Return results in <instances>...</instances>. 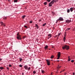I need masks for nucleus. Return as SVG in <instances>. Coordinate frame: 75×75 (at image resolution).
<instances>
[{"instance_id": "nucleus-1", "label": "nucleus", "mask_w": 75, "mask_h": 75, "mask_svg": "<svg viewBox=\"0 0 75 75\" xmlns=\"http://www.w3.org/2000/svg\"><path fill=\"white\" fill-rule=\"evenodd\" d=\"M58 0H52L49 4V7H51L52 6V4L54 3L57 2V1H58Z\"/></svg>"}, {"instance_id": "nucleus-2", "label": "nucleus", "mask_w": 75, "mask_h": 75, "mask_svg": "<svg viewBox=\"0 0 75 75\" xmlns=\"http://www.w3.org/2000/svg\"><path fill=\"white\" fill-rule=\"evenodd\" d=\"M62 48L63 50H65L66 49L67 50H68L69 49V47L67 45H65L64 46L62 47Z\"/></svg>"}, {"instance_id": "nucleus-3", "label": "nucleus", "mask_w": 75, "mask_h": 75, "mask_svg": "<svg viewBox=\"0 0 75 75\" xmlns=\"http://www.w3.org/2000/svg\"><path fill=\"white\" fill-rule=\"evenodd\" d=\"M17 38L18 40H21V35H19V33L18 32V33L17 34Z\"/></svg>"}, {"instance_id": "nucleus-4", "label": "nucleus", "mask_w": 75, "mask_h": 75, "mask_svg": "<svg viewBox=\"0 0 75 75\" xmlns=\"http://www.w3.org/2000/svg\"><path fill=\"white\" fill-rule=\"evenodd\" d=\"M60 56H61V52H59L58 54V58H57V59H59Z\"/></svg>"}, {"instance_id": "nucleus-5", "label": "nucleus", "mask_w": 75, "mask_h": 75, "mask_svg": "<svg viewBox=\"0 0 75 75\" xmlns=\"http://www.w3.org/2000/svg\"><path fill=\"white\" fill-rule=\"evenodd\" d=\"M0 24L1 25H3L4 27H5L6 26V25H5V24L4 23H3V22L2 21H1L0 22Z\"/></svg>"}, {"instance_id": "nucleus-6", "label": "nucleus", "mask_w": 75, "mask_h": 75, "mask_svg": "<svg viewBox=\"0 0 75 75\" xmlns=\"http://www.w3.org/2000/svg\"><path fill=\"white\" fill-rule=\"evenodd\" d=\"M47 65H50V62L48 60H46Z\"/></svg>"}, {"instance_id": "nucleus-7", "label": "nucleus", "mask_w": 75, "mask_h": 75, "mask_svg": "<svg viewBox=\"0 0 75 75\" xmlns=\"http://www.w3.org/2000/svg\"><path fill=\"white\" fill-rule=\"evenodd\" d=\"M24 68L26 69V70H27L28 69V66L27 65H25L24 66Z\"/></svg>"}, {"instance_id": "nucleus-8", "label": "nucleus", "mask_w": 75, "mask_h": 75, "mask_svg": "<svg viewBox=\"0 0 75 75\" xmlns=\"http://www.w3.org/2000/svg\"><path fill=\"white\" fill-rule=\"evenodd\" d=\"M59 21H64V19L63 18L60 17L59 18Z\"/></svg>"}, {"instance_id": "nucleus-9", "label": "nucleus", "mask_w": 75, "mask_h": 75, "mask_svg": "<svg viewBox=\"0 0 75 75\" xmlns=\"http://www.w3.org/2000/svg\"><path fill=\"white\" fill-rule=\"evenodd\" d=\"M73 8L74 9V10L75 9V8L74 7H73V8L71 7L70 8V10L71 12L73 11Z\"/></svg>"}, {"instance_id": "nucleus-10", "label": "nucleus", "mask_w": 75, "mask_h": 75, "mask_svg": "<svg viewBox=\"0 0 75 75\" xmlns=\"http://www.w3.org/2000/svg\"><path fill=\"white\" fill-rule=\"evenodd\" d=\"M35 27L37 28V29H38V28H39V26L37 24H35Z\"/></svg>"}, {"instance_id": "nucleus-11", "label": "nucleus", "mask_w": 75, "mask_h": 75, "mask_svg": "<svg viewBox=\"0 0 75 75\" xmlns=\"http://www.w3.org/2000/svg\"><path fill=\"white\" fill-rule=\"evenodd\" d=\"M48 36L49 38H51V37H52V35L51 34H50L48 35Z\"/></svg>"}, {"instance_id": "nucleus-12", "label": "nucleus", "mask_w": 75, "mask_h": 75, "mask_svg": "<svg viewBox=\"0 0 75 75\" xmlns=\"http://www.w3.org/2000/svg\"><path fill=\"white\" fill-rule=\"evenodd\" d=\"M66 21L67 23H69L71 22V21H69L68 20H66Z\"/></svg>"}, {"instance_id": "nucleus-13", "label": "nucleus", "mask_w": 75, "mask_h": 75, "mask_svg": "<svg viewBox=\"0 0 75 75\" xmlns=\"http://www.w3.org/2000/svg\"><path fill=\"white\" fill-rule=\"evenodd\" d=\"M48 46L47 45H46L45 47V50H47V48H48Z\"/></svg>"}, {"instance_id": "nucleus-14", "label": "nucleus", "mask_w": 75, "mask_h": 75, "mask_svg": "<svg viewBox=\"0 0 75 75\" xmlns=\"http://www.w3.org/2000/svg\"><path fill=\"white\" fill-rule=\"evenodd\" d=\"M25 17H26V16H25V15L22 16V18L23 19H24V18H25Z\"/></svg>"}, {"instance_id": "nucleus-15", "label": "nucleus", "mask_w": 75, "mask_h": 75, "mask_svg": "<svg viewBox=\"0 0 75 75\" xmlns=\"http://www.w3.org/2000/svg\"><path fill=\"white\" fill-rule=\"evenodd\" d=\"M54 57V56L53 55H52L51 57L50 58H51V59H52V58H53Z\"/></svg>"}, {"instance_id": "nucleus-16", "label": "nucleus", "mask_w": 75, "mask_h": 75, "mask_svg": "<svg viewBox=\"0 0 75 75\" xmlns=\"http://www.w3.org/2000/svg\"><path fill=\"white\" fill-rule=\"evenodd\" d=\"M0 69H4V67H0Z\"/></svg>"}, {"instance_id": "nucleus-17", "label": "nucleus", "mask_w": 75, "mask_h": 75, "mask_svg": "<svg viewBox=\"0 0 75 75\" xmlns=\"http://www.w3.org/2000/svg\"><path fill=\"white\" fill-rule=\"evenodd\" d=\"M71 29V28H68L66 29L67 31H68V30H69Z\"/></svg>"}, {"instance_id": "nucleus-18", "label": "nucleus", "mask_w": 75, "mask_h": 75, "mask_svg": "<svg viewBox=\"0 0 75 75\" xmlns=\"http://www.w3.org/2000/svg\"><path fill=\"white\" fill-rule=\"evenodd\" d=\"M46 23H45L44 24H43L42 25V26H43V27H44V26H45V25H46Z\"/></svg>"}, {"instance_id": "nucleus-19", "label": "nucleus", "mask_w": 75, "mask_h": 75, "mask_svg": "<svg viewBox=\"0 0 75 75\" xmlns=\"http://www.w3.org/2000/svg\"><path fill=\"white\" fill-rule=\"evenodd\" d=\"M31 69V68L30 67H29L28 68V71H30V69Z\"/></svg>"}, {"instance_id": "nucleus-20", "label": "nucleus", "mask_w": 75, "mask_h": 75, "mask_svg": "<svg viewBox=\"0 0 75 75\" xmlns=\"http://www.w3.org/2000/svg\"><path fill=\"white\" fill-rule=\"evenodd\" d=\"M67 13H69L70 12V10L69 9H68L67 11Z\"/></svg>"}, {"instance_id": "nucleus-21", "label": "nucleus", "mask_w": 75, "mask_h": 75, "mask_svg": "<svg viewBox=\"0 0 75 75\" xmlns=\"http://www.w3.org/2000/svg\"><path fill=\"white\" fill-rule=\"evenodd\" d=\"M71 61V59H70V58H69L68 59V62H69Z\"/></svg>"}, {"instance_id": "nucleus-22", "label": "nucleus", "mask_w": 75, "mask_h": 75, "mask_svg": "<svg viewBox=\"0 0 75 75\" xmlns=\"http://www.w3.org/2000/svg\"><path fill=\"white\" fill-rule=\"evenodd\" d=\"M14 2H15V3H17V0H14Z\"/></svg>"}, {"instance_id": "nucleus-23", "label": "nucleus", "mask_w": 75, "mask_h": 75, "mask_svg": "<svg viewBox=\"0 0 75 75\" xmlns=\"http://www.w3.org/2000/svg\"><path fill=\"white\" fill-rule=\"evenodd\" d=\"M44 5H47V2H45L44 3Z\"/></svg>"}, {"instance_id": "nucleus-24", "label": "nucleus", "mask_w": 75, "mask_h": 75, "mask_svg": "<svg viewBox=\"0 0 75 75\" xmlns=\"http://www.w3.org/2000/svg\"><path fill=\"white\" fill-rule=\"evenodd\" d=\"M19 67H23V65L20 64L19 66Z\"/></svg>"}, {"instance_id": "nucleus-25", "label": "nucleus", "mask_w": 75, "mask_h": 75, "mask_svg": "<svg viewBox=\"0 0 75 75\" xmlns=\"http://www.w3.org/2000/svg\"><path fill=\"white\" fill-rule=\"evenodd\" d=\"M61 67H59V65L58 66V67H57V69H59V68H61Z\"/></svg>"}, {"instance_id": "nucleus-26", "label": "nucleus", "mask_w": 75, "mask_h": 75, "mask_svg": "<svg viewBox=\"0 0 75 75\" xmlns=\"http://www.w3.org/2000/svg\"><path fill=\"white\" fill-rule=\"evenodd\" d=\"M63 40H64V41H65V40H66V38H65V37H64V38H63Z\"/></svg>"}, {"instance_id": "nucleus-27", "label": "nucleus", "mask_w": 75, "mask_h": 75, "mask_svg": "<svg viewBox=\"0 0 75 75\" xmlns=\"http://www.w3.org/2000/svg\"><path fill=\"white\" fill-rule=\"evenodd\" d=\"M33 73L34 74H35L36 73V72H35V71H33Z\"/></svg>"}, {"instance_id": "nucleus-28", "label": "nucleus", "mask_w": 75, "mask_h": 75, "mask_svg": "<svg viewBox=\"0 0 75 75\" xmlns=\"http://www.w3.org/2000/svg\"><path fill=\"white\" fill-rule=\"evenodd\" d=\"M59 20L58 19L56 21V23H58V21H59Z\"/></svg>"}, {"instance_id": "nucleus-29", "label": "nucleus", "mask_w": 75, "mask_h": 75, "mask_svg": "<svg viewBox=\"0 0 75 75\" xmlns=\"http://www.w3.org/2000/svg\"><path fill=\"white\" fill-rule=\"evenodd\" d=\"M71 62H74V60H72L71 61Z\"/></svg>"}, {"instance_id": "nucleus-30", "label": "nucleus", "mask_w": 75, "mask_h": 75, "mask_svg": "<svg viewBox=\"0 0 75 75\" xmlns=\"http://www.w3.org/2000/svg\"><path fill=\"white\" fill-rule=\"evenodd\" d=\"M42 73H44V70H42Z\"/></svg>"}, {"instance_id": "nucleus-31", "label": "nucleus", "mask_w": 75, "mask_h": 75, "mask_svg": "<svg viewBox=\"0 0 75 75\" xmlns=\"http://www.w3.org/2000/svg\"><path fill=\"white\" fill-rule=\"evenodd\" d=\"M21 61H22V59L21 58V59H20V62H21Z\"/></svg>"}, {"instance_id": "nucleus-32", "label": "nucleus", "mask_w": 75, "mask_h": 75, "mask_svg": "<svg viewBox=\"0 0 75 75\" xmlns=\"http://www.w3.org/2000/svg\"><path fill=\"white\" fill-rule=\"evenodd\" d=\"M24 27H25V28H27L28 27H27V26L25 25L24 26Z\"/></svg>"}, {"instance_id": "nucleus-33", "label": "nucleus", "mask_w": 75, "mask_h": 75, "mask_svg": "<svg viewBox=\"0 0 75 75\" xmlns=\"http://www.w3.org/2000/svg\"><path fill=\"white\" fill-rule=\"evenodd\" d=\"M47 1L48 2H50V1H51V0H47Z\"/></svg>"}, {"instance_id": "nucleus-34", "label": "nucleus", "mask_w": 75, "mask_h": 75, "mask_svg": "<svg viewBox=\"0 0 75 75\" xmlns=\"http://www.w3.org/2000/svg\"><path fill=\"white\" fill-rule=\"evenodd\" d=\"M9 67H11V64L9 65Z\"/></svg>"}, {"instance_id": "nucleus-35", "label": "nucleus", "mask_w": 75, "mask_h": 75, "mask_svg": "<svg viewBox=\"0 0 75 75\" xmlns=\"http://www.w3.org/2000/svg\"><path fill=\"white\" fill-rule=\"evenodd\" d=\"M26 38V37L25 36H24L23 38V39H24V38Z\"/></svg>"}, {"instance_id": "nucleus-36", "label": "nucleus", "mask_w": 75, "mask_h": 75, "mask_svg": "<svg viewBox=\"0 0 75 75\" xmlns=\"http://www.w3.org/2000/svg\"><path fill=\"white\" fill-rule=\"evenodd\" d=\"M6 18H7L5 17V18H4V20H6Z\"/></svg>"}, {"instance_id": "nucleus-37", "label": "nucleus", "mask_w": 75, "mask_h": 75, "mask_svg": "<svg viewBox=\"0 0 75 75\" xmlns=\"http://www.w3.org/2000/svg\"><path fill=\"white\" fill-rule=\"evenodd\" d=\"M30 23H33V22H32V21H30L29 22Z\"/></svg>"}, {"instance_id": "nucleus-38", "label": "nucleus", "mask_w": 75, "mask_h": 75, "mask_svg": "<svg viewBox=\"0 0 75 75\" xmlns=\"http://www.w3.org/2000/svg\"><path fill=\"white\" fill-rule=\"evenodd\" d=\"M7 69H8V70H9V68L8 67H7Z\"/></svg>"}, {"instance_id": "nucleus-39", "label": "nucleus", "mask_w": 75, "mask_h": 75, "mask_svg": "<svg viewBox=\"0 0 75 75\" xmlns=\"http://www.w3.org/2000/svg\"><path fill=\"white\" fill-rule=\"evenodd\" d=\"M61 35V34H60V33H59V34H58V36H59V35Z\"/></svg>"}, {"instance_id": "nucleus-40", "label": "nucleus", "mask_w": 75, "mask_h": 75, "mask_svg": "<svg viewBox=\"0 0 75 75\" xmlns=\"http://www.w3.org/2000/svg\"><path fill=\"white\" fill-rule=\"evenodd\" d=\"M39 22H40V21H41V19H40L39 20Z\"/></svg>"}, {"instance_id": "nucleus-41", "label": "nucleus", "mask_w": 75, "mask_h": 75, "mask_svg": "<svg viewBox=\"0 0 75 75\" xmlns=\"http://www.w3.org/2000/svg\"><path fill=\"white\" fill-rule=\"evenodd\" d=\"M55 37H54L55 38H56V37H57V36H58V35H55Z\"/></svg>"}, {"instance_id": "nucleus-42", "label": "nucleus", "mask_w": 75, "mask_h": 75, "mask_svg": "<svg viewBox=\"0 0 75 75\" xmlns=\"http://www.w3.org/2000/svg\"><path fill=\"white\" fill-rule=\"evenodd\" d=\"M58 38H59V36H58L57 37V39H58Z\"/></svg>"}, {"instance_id": "nucleus-43", "label": "nucleus", "mask_w": 75, "mask_h": 75, "mask_svg": "<svg viewBox=\"0 0 75 75\" xmlns=\"http://www.w3.org/2000/svg\"><path fill=\"white\" fill-rule=\"evenodd\" d=\"M2 60V59L1 58L0 59V61H1Z\"/></svg>"}, {"instance_id": "nucleus-44", "label": "nucleus", "mask_w": 75, "mask_h": 75, "mask_svg": "<svg viewBox=\"0 0 75 75\" xmlns=\"http://www.w3.org/2000/svg\"><path fill=\"white\" fill-rule=\"evenodd\" d=\"M24 73H22V75H24Z\"/></svg>"}, {"instance_id": "nucleus-45", "label": "nucleus", "mask_w": 75, "mask_h": 75, "mask_svg": "<svg viewBox=\"0 0 75 75\" xmlns=\"http://www.w3.org/2000/svg\"><path fill=\"white\" fill-rule=\"evenodd\" d=\"M66 37V35H64V37Z\"/></svg>"}, {"instance_id": "nucleus-46", "label": "nucleus", "mask_w": 75, "mask_h": 75, "mask_svg": "<svg viewBox=\"0 0 75 75\" xmlns=\"http://www.w3.org/2000/svg\"><path fill=\"white\" fill-rule=\"evenodd\" d=\"M73 75H75V73H73Z\"/></svg>"}, {"instance_id": "nucleus-47", "label": "nucleus", "mask_w": 75, "mask_h": 75, "mask_svg": "<svg viewBox=\"0 0 75 75\" xmlns=\"http://www.w3.org/2000/svg\"><path fill=\"white\" fill-rule=\"evenodd\" d=\"M8 1H10V0H8Z\"/></svg>"}, {"instance_id": "nucleus-48", "label": "nucleus", "mask_w": 75, "mask_h": 75, "mask_svg": "<svg viewBox=\"0 0 75 75\" xmlns=\"http://www.w3.org/2000/svg\"><path fill=\"white\" fill-rule=\"evenodd\" d=\"M50 38V37H49L48 38H47V39H49Z\"/></svg>"}, {"instance_id": "nucleus-49", "label": "nucleus", "mask_w": 75, "mask_h": 75, "mask_svg": "<svg viewBox=\"0 0 75 75\" xmlns=\"http://www.w3.org/2000/svg\"><path fill=\"white\" fill-rule=\"evenodd\" d=\"M66 74H67V73H64V75H66Z\"/></svg>"}, {"instance_id": "nucleus-50", "label": "nucleus", "mask_w": 75, "mask_h": 75, "mask_svg": "<svg viewBox=\"0 0 75 75\" xmlns=\"http://www.w3.org/2000/svg\"><path fill=\"white\" fill-rule=\"evenodd\" d=\"M68 58L69 59V56H68Z\"/></svg>"}, {"instance_id": "nucleus-51", "label": "nucleus", "mask_w": 75, "mask_h": 75, "mask_svg": "<svg viewBox=\"0 0 75 75\" xmlns=\"http://www.w3.org/2000/svg\"><path fill=\"white\" fill-rule=\"evenodd\" d=\"M54 48V47H52V48Z\"/></svg>"}, {"instance_id": "nucleus-52", "label": "nucleus", "mask_w": 75, "mask_h": 75, "mask_svg": "<svg viewBox=\"0 0 75 75\" xmlns=\"http://www.w3.org/2000/svg\"><path fill=\"white\" fill-rule=\"evenodd\" d=\"M74 64L75 65V62L74 63Z\"/></svg>"}, {"instance_id": "nucleus-53", "label": "nucleus", "mask_w": 75, "mask_h": 75, "mask_svg": "<svg viewBox=\"0 0 75 75\" xmlns=\"http://www.w3.org/2000/svg\"><path fill=\"white\" fill-rule=\"evenodd\" d=\"M57 61H58H58H59V60H57Z\"/></svg>"}, {"instance_id": "nucleus-54", "label": "nucleus", "mask_w": 75, "mask_h": 75, "mask_svg": "<svg viewBox=\"0 0 75 75\" xmlns=\"http://www.w3.org/2000/svg\"><path fill=\"white\" fill-rule=\"evenodd\" d=\"M35 0V1H37V0Z\"/></svg>"}, {"instance_id": "nucleus-55", "label": "nucleus", "mask_w": 75, "mask_h": 75, "mask_svg": "<svg viewBox=\"0 0 75 75\" xmlns=\"http://www.w3.org/2000/svg\"><path fill=\"white\" fill-rule=\"evenodd\" d=\"M0 71H1V70H0Z\"/></svg>"}, {"instance_id": "nucleus-56", "label": "nucleus", "mask_w": 75, "mask_h": 75, "mask_svg": "<svg viewBox=\"0 0 75 75\" xmlns=\"http://www.w3.org/2000/svg\"><path fill=\"white\" fill-rule=\"evenodd\" d=\"M60 73H61V71H60Z\"/></svg>"}]
</instances>
